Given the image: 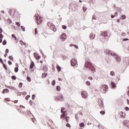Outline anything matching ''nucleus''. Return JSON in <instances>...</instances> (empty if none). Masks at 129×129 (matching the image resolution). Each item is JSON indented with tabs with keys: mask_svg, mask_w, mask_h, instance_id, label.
<instances>
[{
	"mask_svg": "<svg viewBox=\"0 0 129 129\" xmlns=\"http://www.w3.org/2000/svg\"><path fill=\"white\" fill-rule=\"evenodd\" d=\"M35 21L37 25H41V24H42V22H43V18L40 16L39 14H35Z\"/></svg>",
	"mask_w": 129,
	"mask_h": 129,
	"instance_id": "f257e3e1",
	"label": "nucleus"
},
{
	"mask_svg": "<svg viewBox=\"0 0 129 129\" xmlns=\"http://www.w3.org/2000/svg\"><path fill=\"white\" fill-rule=\"evenodd\" d=\"M98 103L100 106V109H104V105H103V100L102 99H99Z\"/></svg>",
	"mask_w": 129,
	"mask_h": 129,
	"instance_id": "f03ea898",
	"label": "nucleus"
},
{
	"mask_svg": "<svg viewBox=\"0 0 129 129\" xmlns=\"http://www.w3.org/2000/svg\"><path fill=\"white\" fill-rule=\"evenodd\" d=\"M71 64L72 66H76L77 65V60L75 58H72L71 61Z\"/></svg>",
	"mask_w": 129,
	"mask_h": 129,
	"instance_id": "7ed1b4c3",
	"label": "nucleus"
},
{
	"mask_svg": "<svg viewBox=\"0 0 129 129\" xmlns=\"http://www.w3.org/2000/svg\"><path fill=\"white\" fill-rule=\"evenodd\" d=\"M113 57L114 58H115V59L116 60V61H118V62H120L121 61V59L120 57L119 56H118V55H117V54H116V53H113Z\"/></svg>",
	"mask_w": 129,
	"mask_h": 129,
	"instance_id": "20e7f679",
	"label": "nucleus"
},
{
	"mask_svg": "<svg viewBox=\"0 0 129 129\" xmlns=\"http://www.w3.org/2000/svg\"><path fill=\"white\" fill-rule=\"evenodd\" d=\"M81 95L83 98H87L88 94L85 91H83L81 92Z\"/></svg>",
	"mask_w": 129,
	"mask_h": 129,
	"instance_id": "39448f33",
	"label": "nucleus"
},
{
	"mask_svg": "<svg viewBox=\"0 0 129 129\" xmlns=\"http://www.w3.org/2000/svg\"><path fill=\"white\" fill-rule=\"evenodd\" d=\"M56 100H59V101H63V95L60 94L59 96L55 98Z\"/></svg>",
	"mask_w": 129,
	"mask_h": 129,
	"instance_id": "423d86ee",
	"label": "nucleus"
},
{
	"mask_svg": "<svg viewBox=\"0 0 129 129\" xmlns=\"http://www.w3.org/2000/svg\"><path fill=\"white\" fill-rule=\"evenodd\" d=\"M41 67H42V71H44V72H47L48 71V67L46 65L41 64Z\"/></svg>",
	"mask_w": 129,
	"mask_h": 129,
	"instance_id": "0eeeda50",
	"label": "nucleus"
},
{
	"mask_svg": "<svg viewBox=\"0 0 129 129\" xmlns=\"http://www.w3.org/2000/svg\"><path fill=\"white\" fill-rule=\"evenodd\" d=\"M67 38V36H66V34L64 33H63L60 35V39L62 42H63V41H65Z\"/></svg>",
	"mask_w": 129,
	"mask_h": 129,
	"instance_id": "6e6552de",
	"label": "nucleus"
},
{
	"mask_svg": "<svg viewBox=\"0 0 129 129\" xmlns=\"http://www.w3.org/2000/svg\"><path fill=\"white\" fill-rule=\"evenodd\" d=\"M101 89H103V90L105 92L106 91H107V89H108V86L106 85H103L102 86Z\"/></svg>",
	"mask_w": 129,
	"mask_h": 129,
	"instance_id": "1a4fd4ad",
	"label": "nucleus"
},
{
	"mask_svg": "<svg viewBox=\"0 0 129 129\" xmlns=\"http://www.w3.org/2000/svg\"><path fill=\"white\" fill-rule=\"evenodd\" d=\"M105 52L106 54H108V55H110L111 56H113V54H115V53H112L111 51L108 49H106Z\"/></svg>",
	"mask_w": 129,
	"mask_h": 129,
	"instance_id": "9d476101",
	"label": "nucleus"
},
{
	"mask_svg": "<svg viewBox=\"0 0 129 129\" xmlns=\"http://www.w3.org/2000/svg\"><path fill=\"white\" fill-rule=\"evenodd\" d=\"M34 57L36 59V60H39L41 58V56H40L39 54L37 53H34Z\"/></svg>",
	"mask_w": 129,
	"mask_h": 129,
	"instance_id": "9b49d317",
	"label": "nucleus"
},
{
	"mask_svg": "<svg viewBox=\"0 0 129 129\" xmlns=\"http://www.w3.org/2000/svg\"><path fill=\"white\" fill-rule=\"evenodd\" d=\"M88 65H90V66H91V65H92V64H91V62H90V61H86L85 66H86V67H87V68H88V67H89L88 66Z\"/></svg>",
	"mask_w": 129,
	"mask_h": 129,
	"instance_id": "f8f14e48",
	"label": "nucleus"
},
{
	"mask_svg": "<svg viewBox=\"0 0 129 129\" xmlns=\"http://www.w3.org/2000/svg\"><path fill=\"white\" fill-rule=\"evenodd\" d=\"M10 92V91L8 89H5L3 90L2 93L3 94H5V93H9Z\"/></svg>",
	"mask_w": 129,
	"mask_h": 129,
	"instance_id": "ddd939ff",
	"label": "nucleus"
},
{
	"mask_svg": "<svg viewBox=\"0 0 129 129\" xmlns=\"http://www.w3.org/2000/svg\"><path fill=\"white\" fill-rule=\"evenodd\" d=\"M34 66H35V63H34V61H32L30 64V69H33V68H34Z\"/></svg>",
	"mask_w": 129,
	"mask_h": 129,
	"instance_id": "4468645a",
	"label": "nucleus"
},
{
	"mask_svg": "<svg viewBox=\"0 0 129 129\" xmlns=\"http://www.w3.org/2000/svg\"><path fill=\"white\" fill-rule=\"evenodd\" d=\"M101 36H103V37H106V36H107V32L105 31L102 32Z\"/></svg>",
	"mask_w": 129,
	"mask_h": 129,
	"instance_id": "2eb2a0df",
	"label": "nucleus"
},
{
	"mask_svg": "<svg viewBox=\"0 0 129 129\" xmlns=\"http://www.w3.org/2000/svg\"><path fill=\"white\" fill-rule=\"evenodd\" d=\"M12 38H14L15 41H16V43H18V38H17V37H16V35L15 34L12 35Z\"/></svg>",
	"mask_w": 129,
	"mask_h": 129,
	"instance_id": "dca6fc26",
	"label": "nucleus"
},
{
	"mask_svg": "<svg viewBox=\"0 0 129 129\" xmlns=\"http://www.w3.org/2000/svg\"><path fill=\"white\" fill-rule=\"evenodd\" d=\"M111 86L112 87H113V88H115V87H116V85H115V84L114 83H113V82H111Z\"/></svg>",
	"mask_w": 129,
	"mask_h": 129,
	"instance_id": "f3484780",
	"label": "nucleus"
},
{
	"mask_svg": "<svg viewBox=\"0 0 129 129\" xmlns=\"http://www.w3.org/2000/svg\"><path fill=\"white\" fill-rule=\"evenodd\" d=\"M47 26L49 27V28H52V27H53V24H52V23L51 22H48L47 23Z\"/></svg>",
	"mask_w": 129,
	"mask_h": 129,
	"instance_id": "a211bd4d",
	"label": "nucleus"
},
{
	"mask_svg": "<svg viewBox=\"0 0 129 129\" xmlns=\"http://www.w3.org/2000/svg\"><path fill=\"white\" fill-rule=\"evenodd\" d=\"M90 38L91 40H93V39H94V38H95V35H94L93 34H91L90 36Z\"/></svg>",
	"mask_w": 129,
	"mask_h": 129,
	"instance_id": "6ab92c4d",
	"label": "nucleus"
},
{
	"mask_svg": "<svg viewBox=\"0 0 129 129\" xmlns=\"http://www.w3.org/2000/svg\"><path fill=\"white\" fill-rule=\"evenodd\" d=\"M56 69H57V71L60 72V71H61V67H60V66L57 65L56 66Z\"/></svg>",
	"mask_w": 129,
	"mask_h": 129,
	"instance_id": "aec40b11",
	"label": "nucleus"
},
{
	"mask_svg": "<svg viewBox=\"0 0 129 129\" xmlns=\"http://www.w3.org/2000/svg\"><path fill=\"white\" fill-rule=\"evenodd\" d=\"M125 19H126V16H125V15H123L121 16V20H125Z\"/></svg>",
	"mask_w": 129,
	"mask_h": 129,
	"instance_id": "412c9836",
	"label": "nucleus"
},
{
	"mask_svg": "<svg viewBox=\"0 0 129 129\" xmlns=\"http://www.w3.org/2000/svg\"><path fill=\"white\" fill-rule=\"evenodd\" d=\"M56 90L57 91H61V87L59 86H56Z\"/></svg>",
	"mask_w": 129,
	"mask_h": 129,
	"instance_id": "4be33fe9",
	"label": "nucleus"
},
{
	"mask_svg": "<svg viewBox=\"0 0 129 129\" xmlns=\"http://www.w3.org/2000/svg\"><path fill=\"white\" fill-rule=\"evenodd\" d=\"M56 84V81L55 80H53L52 82H51V85L53 86H55V85Z\"/></svg>",
	"mask_w": 129,
	"mask_h": 129,
	"instance_id": "5701e85b",
	"label": "nucleus"
},
{
	"mask_svg": "<svg viewBox=\"0 0 129 129\" xmlns=\"http://www.w3.org/2000/svg\"><path fill=\"white\" fill-rule=\"evenodd\" d=\"M20 43L21 45H24L25 46H26V45H27V43L24 42L23 41L20 40Z\"/></svg>",
	"mask_w": 129,
	"mask_h": 129,
	"instance_id": "b1692460",
	"label": "nucleus"
},
{
	"mask_svg": "<svg viewBox=\"0 0 129 129\" xmlns=\"http://www.w3.org/2000/svg\"><path fill=\"white\" fill-rule=\"evenodd\" d=\"M80 127H84V126H85V125L84 124V123H81L79 124Z\"/></svg>",
	"mask_w": 129,
	"mask_h": 129,
	"instance_id": "393cba45",
	"label": "nucleus"
},
{
	"mask_svg": "<svg viewBox=\"0 0 129 129\" xmlns=\"http://www.w3.org/2000/svg\"><path fill=\"white\" fill-rule=\"evenodd\" d=\"M2 64H3L4 68H5V69L6 70H8V68L7 67V65L6 64L4 63V62H3V63H2Z\"/></svg>",
	"mask_w": 129,
	"mask_h": 129,
	"instance_id": "a878e982",
	"label": "nucleus"
},
{
	"mask_svg": "<svg viewBox=\"0 0 129 129\" xmlns=\"http://www.w3.org/2000/svg\"><path fill=\"white\" fill-rule=\"evenodd\" d=\"M47 75H48V74L43 73H42V77H46Z\"/></svg>",
	"mask_w": 129,
	"mask_h": 129,
	"instance_id": "bb28decb",
	"label": "nucleus"
},
{
	"mask_svg": "<svg viewBox=\"0 0 129 129\" xmlns=\"http://www.w3.org/2000/svg\"><path fill=\"white\" fill-rule=\"evenodd\" d=\"M65 112H66L64 111V113H62V114L60 116V118H63V117L65 116Z\"/></svg>",
	"mask_w": 129,
	"mask_h": 129,
	"instance_id": "cd10ccee",
	"label": "nucleus"
},
{
	"mask_svg": "<svg viewBox=\"0 0 129 129\" xmlns=\"http://www.w3.org/2000/svg\"><path fill=\"white\" fill-rule=\"evenodd\" d=\"M12 79H13V80H16V79H17V77L15 76H12L11 77Z\"/></svg>",
	"mask_w": 129,
	"mask_h": 129,
	"instance_id": "c85d7f7f",
	"label": "nucleus"
},
{
	"mask_svg": "<svg viewBox=\"0 0 129 129\" xmlns=\"http://www.w3.org/2000/svg\"><path fill=\"white\" fill-rule=\"evenodd\" d=\"M121 36H122V37H125V36H126V33H124V32H122L121 33Z\"/></svg>",
	"mask_w": 129,
	"mask_h": 129,
	"instance_id": "c756f323",
	"label": "nucleus"
},
{
	"mask_svg": "<svg viewBox=\"0 0 129 129\" xmlns=\"http://www.w3.org/2000/svg\"><path fill=\"white\" fill-rule=\"evenodd\" d=\"M65 109V108L64 107H61V110H60V112L61 113H64V110Z\"/></svg>",
	"mask_w": 129,
	"mask_h": 129,
	"instance_id": "7c9ffc66",
	"label": "nucleus"
},
{
	"mask_svg": "<svg viewBox=\"0 0 129 129\" xmlns=\"http://www.w3.org/2000/svg\"><path fill=\"white\" fill-rule=\"evenodd\" d=\"M66 120L67 122H68L69 121V116H66Z\"/></svg>",
	"mask_w": 129,
	"mask_h": 129,
	"instance_id": "2f4dec72",
	"label": "nucleus"
},
{
	"mask_svg": "<svg viewBox=\"0 0 129 129\" xmlns=\"http://www.w3.org/2000/svg\"><path fill=\"white\" fill-rule=\"evenodd\" d=\"M5 100L6 101H8V102L11 101V99H10V98H5Z\"/></svg>",
	"mask_w": 129,
	"mask_h": 129,
	"instance_id": "473e14b6",
	"label": "nucleus"
},
{
	"mask_svg": "<svg viewBox=\"0 0 129 129\" xmlns=\"http://www.w3.org/2000/svg\"><path fill=\"white\" fill-rule=\"evenodd\" d=\"M27 80L29 82H31V78H30L29 77H27Z\"/></svg>",
	"mask_w": 129,
	"mask_h": 129,
	"instance_id": "72a5a7b5",
	"label": "nucleus"
},
{
	"mask_svg": "<svg viewBox=\"0 0 129 129\" xmlns=\"http://www.w3.org/2000/svg\"><path fill=\"white\" fill-rule=\"evenodd\" d=\"M110 74L111 76H114V72L111 71Z\"/></svg>",
	"mask_w": 129,
	"mask_h": 129,
	"instance_id": "f704fd0d",
	"label": "nucleus"
},
{
	"mask_svg": "<svg viewBox=\"0 0 129 129\" xmlns=\"http://www.w3.org/2000/svg\"><path fill=\"white\" fill-rule=\"evenodd\" d=\"M19 71V68L18 67H16L15 68V72L17 73Z\"/></svg>",
	"mask_w": 129,
	"mask_h": 129,
	"instance_id": "c9c22d12",
	"label": "nucleus"
},
{
	"mask_svg": "<svg viewBox=\"0 0 129 129\" xmlns=\"http://www.w3.org/2000/svg\"><path fill=\"white\" fill-rule=\"evenodd\" d=\"M19 87L20 88H22V87H23V84L22 83H20L19 85Z\"/></svg>",
	"mask_w": 129,
	"mask_h": 129,
	"instance_id": "e433bc0d",
	"label": "nucleus"
},
{
	"mask_svg": "<svg viewBox=\"0 0 129 129\" xmlns=\"http://www.w3.org/2000/svg\"><path fill=\"white\" fill-rule=\"evenodd\" d=\"M9 58L10 60H11L12 61H14V57H13V56H9Z\"/></svg>",
	"mask_w": 129,
	"mask_h": 129,
	"instance_id": "4c0bfd02",
	"label": "nucleus"
},
{
	"mask_svg": "<svg viewBox=\"0 0 129 129\" xmlns=\"http://www.w3.org/2000/svg\"><path fill=\"white\" fill-rule=\"evenodd\" d=\"M100 113H101V114H102V115L105 114V112L104 111H101L100 112Z\"/></svg>",
	"mask_w": 129,
	"mask_h": 129,
	"instance_id": "58836bf2",
	"label": "nucleus"
},
{
	"mask_svg": "<svg viewBox=\"0 0 129 129\" xmlns=\"http://www.w3.org/2000/svg\"><path fill=\"white\" fill-rule=\"evenodd\" d=\"M37 34H38V29L35 28V35H37Z\"/></svg>",
	"mask_w": 129,
	"mask_h": 129,
	"instance_id": "ea45409f",
	"label": "nucleus"
},
{
	"mask_svg": "<svg viewBox=\"0 0 129 129\" xmlns=\"http://www.w3.org/2000/svg\"><path fill=\"white\" fill-rule=\"evenodd\" d=\"M3 45H7V40H4L3 42Z\"/></svg>",
	"mask_w": 129,
	"mask_h": 129,
	"instance_id": "a19ab883",
	"label": "nucleus"
},
{
	"mask_svg": "<svg viewBox=\"0 0 129 129\" xmlns=\"http://www.w3.org/2000/svg\"><path fill=\"white\" fill-rule=\"evenodd\" d=\"M86 84L88 86H90V82H89V81H87V82H86Z\"/></svg>",
	"mask_w": 129,
	"mask_h": 129,
	"instance_id": "79ce46f5",
	"label": "nucleus"
},
{
	"mask_svg": "<svg viewBox=\"0 0 129 129\" xmlns=\"http://www.w3.org/2000/svg\"><path fill=\"white\" fill-rule=\"evenodd\" d=\"M7 22L9 23V24H12V20H11V19H8L7 20Z\"/></svg>",
	"mask_w": 129,
	"mask_h": 129,
	"instance_id": "37998d69",
	"label": "nucleus"
},
{
	"mask_svg": "<svg viewBox=\"0 0 129 129\" xmlns=\"http://www.w3.org/2000/svg\"><path fill=\"white\" fill-rule=\"evenodd\" d=\"M66 126H67V127H71V125L69 123H67Z\"/></svg>",
	"mask_w": 129,
	"mask_h": 129,
	"instance_id": "c03bdc74",
	"label": "nucleus"
},
{
	"mask_svg": "<svg viewBox=\"0 0 129 129\" xmlns=\"http://www.w3.org/2000/svg\"><path fill=\"white\" fill-rule=\"evenodd\" d=\"M16 25L18 27H21V24L19 22H16Z\"/></svg>",
	"mask_w": 129,
	"mask_h": 129,
	"instance_id": "a18cd8bd",
	"label": "nucleus"
},
{
	"mask_svg": "<svg viewBox=\"0 0 129 129\" xmlns=\"http://www.w3.org/2000/svg\"><path fill=\"white\" fill-rule=\"evenodd\" d=\"M29 98H30V95H27V96L25 97V99H26V100H28V99H29Z\"/></svg>",
	"mask_w": 129,
	"mask_h": 129,
	"instance_id": "49530a36",
	"label": "nucleus"
},
{
	"mask_svg": "<svg viewBox=\"0 0 129 129\" xmlns=\"http://www.w3.org/2000/svg\"><path fill=\"white\" fill-rule=\"evenodd\" d=\"M128 40H129L128 38H124L122 40V41H128Z\"/></svg>",
	"mask_w": 129,
	"mask_h": 129,
	"instance_id": "de8ad7c7",
	"label": "nucleus"
},
{
	"mask_svg": "<svg viewBox=\"0 0 129 129\" xmlns=\"http://www.w3.org/2000/svg\"><path fill=\"white\" fill-rule=\"evenodd\" d=\"M62 29H63V30H66L67 27L66 26H62Z\"/></svg>",
	"mask_w": 129,
	"mask_h": 129,
	"instance_id": "09e8293b",
	"label": "nucleus"
},
{
	"mask_svg": "<svg viewBox=\"0 0 129 129\" xmlns=\"http://www.w3.org/2000/svg\"><path fill=\"white\" fill-rule=\"evenodd\" d=\"M75 118L76 119V120H78V119H79V118L78 117V116L77 115H75Z\"/></svg>",
	"mask_w": 129,
	"mask_h": 129,
	"instance_id": "8fccbe9b",
	"label": "nucleus"
},
{
	"mask_svg": "<svg viewBox=\"0 0 129 129\" xmlns=\"http://www.w3.org/2000/svg\"><path fill=\"white\" fill-rule=\"evenodd\" d=\"M29 103H30V105H33V101L32 100H30L29 101Z\"/></svg>",
	"mask_w": 129,
	"mask_h": 129,
	"instance_id": "3c124183",
	"label": "nucleus"
},
{
	"mask_svg": "<svg viewBox=\"0 0 129 129\" xmlns=\"http://www.w3.org/2000/svg\"><path fill=\"white\" fill-rule=\"evenodd\" d=\"M0 62L1 63H2V64H4V61L1 57H0Z\"/></svg>",
	"mask_w": 129,
	"mask_h": 129,
	"instance_id": "603ef678",
	"label": "nucleus"
},
{
	"mask_svg": "<svg viewBox=\"0 0 129 129\" xmlns=\"http://www.w3.org/2000/svg\"><path fill=\"white\" fill-rule=\"evenodd\" d=\"M4 38V35L2 34V33L0 34V39H3Z\"/></svg>",
	"mask_w": 129,
	"mask_h": 129,
	"instance_id": "864d4df0",
	"label": "nucleus"
},
{
	"mask_svg": "<svg viewBox=\"0 0 129 129\" xmlns=\"http://www.w3.org/2000/svg\"><path fill=\"white\" fill-rule=\"evenodd\" d=\"M44 36H45V38H47V35H48V33H44Z\"/></svg>",
	"mask_w": 129,
	"mask_h": 129,
	"instance_id": "5fc2aeb1",
	"label": "nucleus"
},
{
	"mask_svg": "<svg viewBox=\"0 0 129 129\" xmlns=\"http://www.w3.org/2000/svg\"><path fill=\"white\" fill-rule=\"evenodd\" d=\"M125 110H126V111H128V110H129V108L128 107H125Z\"/></svg>",
	"mask_w": 129,
	"mask_h": 129,
	"instance_id": "6e6d98bb",
	"label": "nucleus"
},
{
	"mask_svg": "<svg viewBox=\"0 0 129 129\" xmlns=\"http://www.w3.org/2000/svg\"><path fill=\"white\" fill-rule=\"evenodd\" d=\"M35 97H36V96L35 95H33L32 96V99H35Z\"/></svg>",
	"mask_w": 129,
	"mask_h": 129,
	"instance_id": "4d7b16f0",
	"label": "nucleus"
},
{
	"mask_svg": "<svg viewBox=\"0 0 129 129\" xmlns=\"http://www.w3.org/2000/svg\"><path fill=\"white\" fill-rule=\"evenodd\" d=\"M8 64H9V65H12V61H11L10 60H9Z\"/></svg>",
	"mask_w": 129,
	"mask_h": 129,
	"instance_id": "13d9d810",
	"label": "nucleus"
},
{
	"mask_svg": "<svg viewBox=\"0 0 129 129\" xmlns=\"http://www.w3.org/2000/svg\"><path fill=\"white\" fill-rule=\"evenodd\" d=\"M88 79H89L90 80H93V78L91 77H89Z\"/></svg>",
	"mask_w": 129,
	"mask_h": 129,
	"instance_id": "bf43d9fd",
	"label": "nucleus"
},
{
	"mask_svg": "<svg viewBox=\"0 0 129 129\" xmlns=\"http://www.w3.org/2000/svg\"><path fill=\"white\" fill-rule=\"evenodd\" d=\"M83 10L84 12H85V11H86V8H85V7H84L83 8Z\"/></svg>",
	"mask_w": 129,
	"mask_h": 129,
	"instance_id": "052dcab7",
	"label": "nucleus"
},
{
	"mask_svg": "<svg viewBox=\"0 0 129 129\" xmlns=\"http://www.w3.org/2000/svg\"><path fill=\"white\" fill-rule=\"evenodd\" d=\"M3 33V29L0 28V34H2Z\"/></svg>",
	"mask_w": 129,
	"mask_h": 129,
	"instance_id": "680f3d73",
	"label": "nucleus"
},
{
	"mask_svg": "<svg viewBox=\"0 0 129 129\" xmlns=\"http://www.w3.org/2000/svg\"><path fill=\"white\" fill-rule=\"evenodd\" d=\"M6 54H8V53H9V49H7L6 50Z\"/></svg>",
	"mask_w": 129,
	"mask_h": 129,
	"instance_id": "e2e57ef3",
	"label": "nucleus"
},
{
	"mask_svg": "<svg viewBox=\"0 0 129 129\" xmlns=\"http://www.w3.org/2000/svg\"><path fill=\"white\" fill-rule=\"evenodd\" d=\"M21 29L23 30V31H25V27H24V26H22Z\"/></svg>",
	"mask_w": 129,
	"mask_h": 129,
	"instance_id": "0e129e2a",
	"label": "nucleus"
},
{
	"mask_svg": "<svg viewBox=\"0 0 129 129\" xmlns=\"http://www.w3.org/2000/svg\"><path fill=\"white\" fill-rule=\"evenodd\" d=\"M74 46L76 48V49H78V46H77V45H74Z\"/></svg>",
	"mask_w": 129,
	"mask_h": 129,
	"instance_id": "69168bd1",
	"label": "nucleus"
},
{
	"mask_svg": "<svg viewBox=\"0 0 129 129\" xmlns=\"http://www.w3.org/2000/svg\"><path fill=\"white\" fill-rule=\"evenodd\" d=\"M117 16V12H115L114 14V17H116Z\"/></svg>",
	"mask_w": 129,
	"mask_h": 129,
	"instance_id": "338daca9",
	"label": "nucleus"
},
{
	"mask_svg": "<svg viewBox=\"0 0 129 129\" xmlns=\"http://www.w3.org/2000/svg\"><path fill=\"white\" fill-rule=\"evenodd\" d=\"M18 100H15L14 101V103H18Z\"/></svg>",
	"mask_w": 129,
	"mask_h": 129,
	"instance_id": "774afa93",
	"label": "nucleus"
}]
</instances>
